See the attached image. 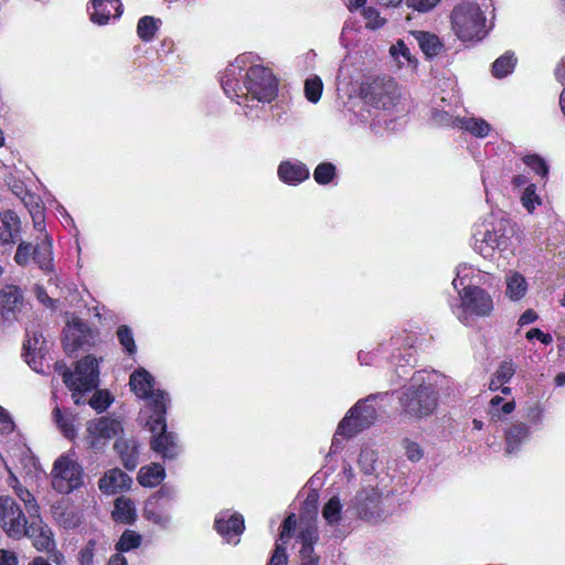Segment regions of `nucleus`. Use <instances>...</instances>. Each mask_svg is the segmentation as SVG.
I'll return each mask as SVG.
<instances>
[{"mask_svg":"<svg viewBox=\"0 0 565 565\" xmlns=\"http://www.w3.org/2000/svg\"><path fill=\"white\" fill-rule=\"evenodd\" d=\"M113 516L116 521L131 523L136 519V508L132 500L120 497L115 501Z\"/></svg>","mask_w":565,"mask_h":565,"instance_id":"2f4dec72","label":"nucleus"},{"mask_svg":"<svg viewBox=\"0 0 565 565\" xmlns=\"http://www.w3.org/2000/svg\"><path fill=\"white\" fill-rule=\"evenodd\" d=\"M158 396L161 397L162 395L159 394ZM166 413L167 408H164V403L157 397L153 402V414L151 415V423L149 424L150 430L153 434L156 431L159 433L153 435L151 439V449L162 459L172 460L179 456L181 447L178 436L167 430Z\"/></svg>","mask_w":565,"mask_h":565,"instance_id":"6e6552de","label":"nucleus"},{"mask_svg":"<svg viewBox=\"0 0 565 565\" xmlns=\"http://www.w3.org/2000/svg\"><path fill=\"white\" fill-rule=\"evenodd\" d=\"M225 95L245 107L248 119L260 117L258 104H270L278 96V79L259 56L247 52L227 65L221 76Z\"/></svg>","mask_w":565,"mask_h":565,"instance_id":"f257e3e1","label":"nucleus"},{"mask_svg":"<svg viewBox=\"0 0 565 565\" xmlns=\"http://www.w3.org/2000/svg\"><path fill=\"white\" fill-rule=\"evenodd\" d=\"M504 437L505 452L508 455L516 454L521 449L522 445L530 440V426L524 422L515 420L505 429Z\"/></svg>","mask_w":565,"mask_h":565,"instance_id":"412c9836","label":"nucleus"},{"mask_svg":"<svg viewBox=\"0 0 565 565\" xmlns=\"http://www.w3.org/2000/svg\"><path fill=\"white\" fill-rule=\"evenodd\" d=\"M214 526L227 543L235 545L239 542L238 537L245 529L243 516L238 513L231 514L228 511L216 515Z\"/></svg>","mask_w":565,"mask_h":565,"instance_id":"f3484780","label":"nucleus"},{"mask_svg":"<svg viewBox=\"0 0 565 565\" xmlns=\"http://www.w3.org/2000/svg\"><path fill=\"white\" fill-rule=\"evenodd\" d=\"M24 537L31 539L38 551L50 552L55 547L53 533L47 525L43 524L41 515H39V519H30Z\"/></svg>","mask_w":565,"mask_h":565,"instance_id":"a211bd4d","label":"nucleus"},{"mask_svg":"<svg viewBox=\"0 0 565 565\" xmlns=\"http://www.w3.org/2000/svg\"><path fill=\"white\" fill-rule=\"evenodd\" d=\"M451 29L462 42L481 41L488 33L486 15L473 2L456 6L450 15Z\"/></svg>","mask_w":565,"mask_h":565,"instance_id":"423d86ee","label":"nucleus"},{"mask_svg":"<svg viewBox=\"0 0 565 565\" xmlns=\"http://www.w3.org/2000/svg\"><path fill=\"white\" fill-rule=\"evenodd\" d=\"M296 526H297L296 515L295 514L288 515L281 525L280 540L284 542L288 541L291 537L292 532L295 531Z\"/></svg>","mask_w":565,"mask_h":565,"instance_id":"052dcab7","label":"nucleus"},{"mask_svg":"<svg viewBox=\"0 0 565 565\" xmlns=\"http://www.w3.org/2000/svg\"><path fill=\"white\" fill-rule=\"evenodd\" d=\"M437 374L425 370L413 374L411 383L403 388L398 397L402 412L413 418H425L435 413L439 393Z\"/></svg>","mask_w":565,"mask_h":565,"instance_id":"7ed1b4c3","label":"nucleus"},{"mask_svg":"<svg viewBox=\"0 0 565 565\" xmlns=\"http://www.w3.org/2000/svg\"><path fill=\"white\" fill-rule=\"evenodd\" d=\"M98 330L86 321L72 317L63 330V344L67 353L94 347L98 341Z\"/></svg>","mask_w":565,"mask_h":565,"instance_id":"f8f14e48","label":"nucleus"},{"mask_svg":"<svg viewBox=\"0 0 565 565\" xmlns=\"http://www.w3.org/2000/svg\"><path fill=\"white\" fill-rule=\"evenodd\" d=\"M166 478V470L160 463H151L140 468L137 480L142 487L154 488Z\"/></svg>","mask_w":565,"mask_h":565,"instance_id":"c85d7f7f","label":"nucleus"},{"mask_svg":"<svg viewBox=\"0 0 565 565\" xmlns=\"http://www.w3.org/2000/svg\"><path fill=\"white\" fill-rule=\"evenodd\" d=\"M160 24V19H156L150 15L142 17L138 21L137 33L142 41L149 42L154 38Z\"/></svg>","mask_w":565,"mask_h":565,"instance_id":"c9c22d12","label":"nucleus"},{"mask_svg":"<svg viewBox=\"0 0 565 565\" xmlns=\"http://www.w3.org/2000/svg\"><path fill=\"white\" fill-rule=\"evenodd\" d=\"M390 53L399 66L411 65L414 63L409 49L402 40L391 46Z\"/></svg>","mask_w":565,"mask_h":565,"instance_id":"37998d69","label":"nucleus"},{"mask_svg":"<svg viewBox=\"0 0 565 565\" xmlns=\"http://www.w3.org/2000/svg\"><path fill=\"white\" fill-rule=\"evenodd\" d=\"M52 476V486L60 493H71L83 484V469L68 456L56 459Z\"/></svg>","mask_w":565,"mask_h":565,"instance_id":"ddd939ff","label":"nucleus"},{"mask_svg":"<svg viewBox=\"0 0 565 565\" xmlns=\"http://www.w3.org/2000/svg\"><path fill=\"white\" fill-rule=\"evenodd\" d=\"M515 408L514 401L504 402L501 396H494L490 401L489 416L492 422L501 420V416L511 414Z\"/></svg>","mask_w":565,"mask_h":565,"instance_id":"f704fd0d","label":"nucleus"},{"mask_svg":"<svg viewBox=\"0 0 565 565\" xmlns=\"http://www.w3.org/2000/svg\"><path fill=\"white\" fill-rule=\"evenodd\" d=\"M288 564V555L286 553V547L281 544H276L274 553L268 562V565H287Z\"/></svg>","mask_w":565,"mask_h":565,"instance_id":"680f3d73","label":"nucleus"},{"mask_svg":"<svg viewBox=\"0 0 565 565\" xmlns=\"http://www.w3.org/2000/svg\"><path fill=\"white\" fill-rule=\"evenodd\" d=\"M523 162L542 179L547 177L548 166L542 157L537 154H529L523 158Z\"/></svg>","mask_w":565,"mask_h":565,"instance_id":"8fccbe9b","label":"nucleus"},{"mask_svg":"<svg viewBox=\"0 0 565 565\" xmlns=\"http://www.w3.org/2000/svg\"><path fill=\"white\" fill-rule=\"evenodd\" d=\"M132 479L119 468H113L99 479L98 487L105 494H115L129 489Z\"/></svg>","mask_w":565,"mask_h":565,"instance_id":"5701e85b","label":"nucleus"},{"mask_svg":"<svg viewBox=\"0 0 565 565\" xmlns=\"http://www.w3.org/2000/svg\"><path fill=\"white\" fill-rule=\"evenodd\" d=\"M384 394H371L366 398L359 401L345 415L350 418L351 431L356 434L369 428L376 418L375 402L382 398Z\"/></svg>","mask_w":565,"mask_h":565,"instance_id":"dca6fc26","label":"nucleus"},{"mask_svg":"<svg viewBox=\"0 0 565 565\" xmlns=\"http://www.w3.org/2000/svg\"><path fill=\"white\" fill-rule=\"evenodd\" d=\"M335 166L330 162H322L313 171V179L318 184H329L335 177Z\"/></svg>","mask_w":565,"mask_h":565,"instance_id":"c03bdc74","label":"nucleus"},{"mask_svg":"<svg viewBox=\"0 0 565 565\" xmlns=\"http://www.w3.org/2000/svg\"><path fill=\"white\" fill-rule=\"evenodd\" d=\"M62 376L65 385L73 392L75 404H79L81 393L93 391L98 386V361L92 355H86L77 362L74 372L65 369Z\"/></svg>","mask_w":565,"mask_h":565,"instance_id":"1a4fd4ad","label":"nucleus"},{"mask_svg":"<svg viewBox=\"0 0 565 565\" xmlns=\"http://www.w3.org/2000/svg\"><path fill=\"white\" fill-rule=\"evenodd\" d=\"M516 64V57L513 52H505L492 64V75L502 78L512 73Z\"/></svg>","mask_w":565,"mask_h":565,"instance_id":"72a5a7b5","label":"nucleus"},{"mask_svg":"<svg viewBox=\"0 0 565 565\" xmlns=\"http://www.w3.org/2000/svg\"><path fill=\"white\" fill-rule=\"evenodd\" d=\"M457 118L450 114V109L446 107H435L431 111V120L439 126L457 127Z\"/></svg>","mask_w":565,"mask_h":565,"instance_id":"3c124183","label":"nucleus"},{"mask_svg":"<svg viewBox=\"0 0 565 565\" xmlns=\"http://www.w3.org/2000/svg\"><path fill=\"white\" fill-rule=\"evenodd\" d=\"M23 302V296L19 287L7 285L0 290V310L4 319L15 317Z\"/></svg>","mask_w":565,"mask_h":565,"instance_id":"b1692460","label":"nucleus"},{"mask_svg":"<svg viewBox=\"0 0 565 565\" xmlns=\"http://www.w3.org/2000/svg\"><path fill=\"white\" fill-rule=\"evenodd\" d=\"M350 418H343L338 425L337 431L333 436L330 454H335L343 447V440L354 436L356 433L351 431Z\"/></svg>","mask_w":565,"mask_h":565,"instance_id":"e433bc0d","label":"nucleus"},{"mask_svg":"<svg viewBox=\"0 0 565 565\" xmlns=\"http://www.w3.org/2000/svg\"><path fill=\"white\" fill-rule=\"evenodd\" d=\"M111 403L110 395L104 391H97L89 399V405L97 412L105 411Z\"/></svg>","mask_w":565,"mask_h":565,"instance_id":"6e6d98bb","label":"nucleus"},{"mask_svg":"<svg viewBox=\"0 0 565 565\" xmlns=\"http://www.w3.org/2000/svg\"><path fill=\"white\" fill-rule=\"evenodd\" d=\"M412 345L413 344L411 341H408V340L404 341L402 334H396V335H393L388 342L380 343L376 350H372V351L361 350L359 352L358 360L361 365H372L374 363V360H375V356L377 355V353H380V352L384 353L385 351H388L390 349H392V351L399 350L401 347H409L411 348Z\"/></svg>","mask_w":565,"mask_h":565,"instance_id":"a878e982","label":"nucleus"},{"mask_svg":"<svg viewBox=\"0 0 565 565\" xmlns=\"http://www.w3.org/2000/svg\"><path fill=\"white\" fill-rule=\"evenodd\" d=\"M114 449L124 467L132 471L140 461L141 444L135 437L119 438L115 441Z\"/></svg>","mask_w":565,"mask_h":565,"instance_id":"6ab92c4d","label":"nucleus"},{"mask_svg":"<svg viewBox=\"0 0 565 565\" xmlns=\"http://www.w3.org/2000/svg\"><path fill=\"white\" fill-rule=\"evenodd\" d=\"M544 407L539 402L526 405L522 411V418L527 423L530 427H539L543 424L544 419Z\"/></svg>","mask_w":565,"mask_h":565,"instance_id":"4c0bfd02","label":"nucleus"},{"mask_svg":"<svg viewBox=\"0 0 565 565\" xmlns=\"http://www.w3.org/2000/svg\"><path fill=\"white\" fill-rule=\"evenodd\" d=\"M412 34L426 56L433 57L439 53L441 43L437 35L425 31H414Z\"/></svg>","mask_w":565,"mask_h":565,"instance_id":"7c9ffc66","label":"nucleus"},{"mask_svg":"<svg viewBox=\"0 0 565 565\" xmlns=\"http://www.w3.org/2000/svg\"><path fill=\"white\" fill-rule=\"evenodd\" d=\"M30 524L29 515L23 512L10 495H0V529L9 539L21 540Z\"/></svg>","mask_w":565,"mask_h":565,"instance_id":"9d476101","label":"nucleus"},{"mask_svg":"<svg viewBox=\"0 0 565 565\" xmlns=\"http://www.w3.org/2000/svg\"><path fill=\"white\" fill-rule=\"evenodd\" d=\"M342 503L339 497H332L322 508V518L329 526L338 525L342 520Z\"/></svg>","mask_w":565,"mask_h":565,"instance_id":"473e14b6","label":"nucleus"},{"mask_svg":"<svg viewBox=\"0 0 565 565\" xmlns=\"http://www.w3.org/2000/svg\"><path fill=\"white\" fill-rule=\"evenodd\" d=\"M505 296L511 301H519L525 297L529 285L525 277L515 270H509L505 274Z\"/></svg>","mask_w":565,"mask_h":565,"instance_id":"bb28decb","label":"nucleus"},{"mask_svg":"<svg viewBox=\"0 0 565 565\" xmlns=\"http://www.w3.org/2000/svg\"><path fill=\"white\" fill-rule=\"evenodd\" d=\"M439 2L440 0H406L409 8L422 13L431 11Z\"/></svg>","mask_w":565,"mask_h":565,"instance_id":"13d9d810","label":"nucleus"},{"mask_svg":"<svg viewBox=\"0 0 565 565\" xmlns=\"http://www.w3.org/2000/svg\"><path fill=\"white\" fill-rule=\"evenodd\" d=\"M90 20L99 25L107 24L110 19H117L122 13L120 0H93Z\"/></svg>","mask_w":565,"mask_h":565,"instance_id":"aec40b11","label":"nucleus"},{"mask_svg":"<svg viewBox=\"0 0 565 565\" xmlns=\"http://www.w3.org/2000/svg\"><path fill=\"white\" fill-rule=\"evenodd\" d=\"M457 127L478 138L487 137L491 130V126L484 119L475 117L457 118Z\"/></svg>","mask_w":565,"mask_h":565,"instance_id":"c756f323","label":"nucleus"},{"mask_svg":"<svg viewBox=\"0 0 565 565\" xmlns=\"http://www.w3.org/2000/svg\"><path fill=\"white\" fill-rule=\"evenodd\" d=\"M14 231L11 228V225L8 221H3L0 226V243L1 244H11L14 241Z\"/></svg>","mask_w":565,"mask_h":565,"instance_id":"69168bd1","label":"nucleus"},{"mask_svg":"<svg viewBox=\"0 0 565 565\" xmlns=\"http://www.w3.org/2000/svg\"><path fill=\"white\" fill-rule=\"evenodd\" d=\"M471 268L467 265H459L457 267L456 277L452 280V286L458 290L460 286L465 285V279L469 276Z\"/></svg>","mask_w":565,"mask_h":565,"instance_id":"0e129e2a","label":"nucleus"},{"mask_svg":"<svg viewBox=\"0 0 565 565\" xmlns=\"http://www.w3.org/2000/svg\"><path fill=\"white\" fill-rule=\"evenodd\" d=\"M18 498L24 503L25 513L29 515V519H39L40 515V507L36 502L34 495L24 488H19L15 490Z\"/></svg>","mask_w":565,"mask_h":565,"instance_id":"a19ab883","label":"nucleus"},{"mask_svg":"<svg viewBox=\"0 0 565 565\" xmlns=\"http://www.w3.org/2000/svg\"><path fill=\"white\" fill-rule=\"evenodd\" d=\"M299 540L301 541L300 551L308 550L310 553H315V544L319 540L318 529L313 523L301 525L299 532Z\"/></svg>","mask_w":565,"mask_h":565,"instance_id":"58836bf2","label":"nucleus"},{"mask_svg":"<svg viewBox=\"0 0 565 565\" xmlns=\"http://www.w3.org/2000/svg\"><path fill=\"white\" fill-rule=\"evenodd\" d=\"M14 429V423L10 414L0 406V433L9 434Z\"/></svg>","mask_w":565,"mask_h":565,"instance_id":"e2e57ef3","label":"nucleus"},{"mask_svg":"<svg viewBox=\"0 0 565 565\" xmlns=\"http://www.w3.org/2000/svg\"><path fill=\"white\" fill-rule=\"evenodd\" d=\"M402 505V500L387 484L367 486L359 490L349 503L359 519L379 523L387 520L396 513Z\"/></svg>","mask_w":565,"mask_h":565,"instance_id":"20e7f679","label":"nucleus"},{"mask_svg":"<svg viewBox=\"0 0 565 565\" xmlns=\"http://www.w3.org/2000/svg\"><path fill=\"white\" fill-rule=\"evenodd\" d=\"M403 447L405 450V456L408 460L412 462H417L424 457V449L423 447L411 439H405L403 441Z\"/></svg>","mask_w":565,"mask_h":565,"instance_id":"5fc2aeb1","label":"nucleus"},{"mask_svg":"<svg viewBox=\"0 0 565 565\" xmlns=\"http://www.w3.org/2000/svg\"><path fill=\"white\" fill-rule=\"evenodd\" d=\"M53 416L63 435L70 439L74 438L75 428L73 419L71 417L64 416L58 407L53 409Z\"/></svg>","mask_w":565,"mask_h":565,"instance_id":"09e8293b","label":"nucleus"},{"mask_svg":"<svg viewBox=\"0 0 565 565\" xmlns=\"http://www.w3.org/2000/svg\"><path fill=\"white\" fill-rule=\"evenodd\" d=\"M515 230L510 220L491 215L473 232V247L484 258L492 257L494 252L512 253V239Z\"/></svg>","mask_w":565,"mask_h":565,"instance_id":"39448f33","label":"nucleus"},{"mask_svg":"<svg viewBox=\"0 0 565 565\" xmlns=\"http://www.w3.org/2000/svg\"><path fill=\"white\" fill-rule=\"evenodd\" d=\"M141 543V535L136 533L135 531L126 530L119 541L116 544V548L119 552H128L132 548H136Z\"/></svg>","mask_w":565,"mask_h":565,"instance_id":"49530a36","label":"nucleus"},{"mask_svg":"<svg viewBox=\"0 0 565 565\" xmlns=\"http://www.w3.org/2000/svg\"><path fill=\"white\" fill-rule=\"evenodd\" d=\"M521 202L523 207L529 212L533 213L536 206L542 204L541 198L536 194V185L530 183L525 186L522 195Z\"/></svg>","mask_w":565,"mask_h":565,"instance_id":"a18cd8bd","label":"nucleus"},{"mask_svg":"<svg viewBox=\"0 0 565 565\" xmlns=\"http://www.w3.org/2000/svg\"><path fill=\"white\" fill-rule=\"evenodd\" d=\"M95 545H96L95 541L90 540L81 550L79 555H78V562L81 565H93Z\"/></svg>","mask_w":565,"mask_h":565,"instance_id":"bf43d9fd","label":"nucleus"},{"mask_svg":"<svg viewBox=\"0 0 565 565\" xmlns=\"http://www.w3.org/2000/svg\"><path fill=\"white\" fill-rule=\"evenodd\" d=\"M177 495L173 487L162 486L145 503L143 516L153 524L166 529L171 522L172 502Z\"/></svg>","mask_w":565,"mask_h":565,"instance_id":"9b49d317","label":"nucleus"},{"mask_svg":"<svg viewBox=\"0 0 565 565\" xmlns=\"http://www.w3.org/2000/svg\"><path fill=\"white\" fill-rule=\"evenodd\" d=\"M0 565H18V557L14 552L0 550Z\"/></svg>","mask_w":565,"mask_h":565,"instance_id":"774afa93","label":"nucleus"},{"mask_svg":"<svg viewBox=\"0 0 565 565\" xmlns=\"http://www.w3.org/2000/svg\"><path fill=\"white\" fill-rule=\"evenodd\" d=\"M352 122L371 126H388L393 118L404 115L401 90L397 83L386 76L375 77L362 83L360 100L349 109Z\"/></svg>","mask_w":565,"mask_h":565,"instance_id":"f03ea898","label":"nucleus"},{"mask_svg":"<svg viewBox=\"0 0 565 565\" xmlns=\"http://www.w3.org/2000/svg\"><path fill=\"white\" fill-rule=\"evenodd\" d=\"M515 373L514 364L511 360L503 361L495 372L494 379L490 383L491 390H498L504 383H508Z\"/></svg>","mask_w":565,"mask_h":565,"instance_id":"ea45409f","label":"nucleus"},{"mask_svg":"<svg viewBox=\"0 0 565 565\" xmlns=\"http://www.w3.org/2000/svg\"><path fill=\"white\" fill-rule=\"evenodd\" d=\"M362 15L365 19V26L370 30H377L386 22V20L382 18L379 11L373 7L364 8Z\"/></svg>","mask_w":565,"mask_h":565,"instance_id":"864d4df0","label":"nucleus"},{"mask_svg":"<svg viewBox=\"0 0 565 565\" xmlns=\"http://www.w3.org/2000/svg\"><path fill=\"white\" fill-rule=\"evenodd\" d=\"M129 385L131 391L140 398H146L148 401L147 405L153 412V402L158 397L159 394L162 395L160 399L164 403V408H167L170 403V397L168 393L161 390H154V379L153 376L146 371L145 369H138L130 375Z\"/></svg>","mask_w":565,"mask_h":565,"instance_id":"2eb2a0df","label":"nucleus"},{"mask_svg":"<svg viewBox=\"0 0 565 565\" xmlns=\"http://www.w3.org/2000/svg\"><path fill=\"white\" fill-rule=\"evenodd\" d=\"M323 84L320 77L313 76L308 78L305 83V94L309 102L316 104L319 102L322 94Z\"/></svg>","mask_w":565,"mask_h":565,"instance_id":"de8ad7c7","label":"nucleus"},{"mask_svg":"<svg viewBox=\"0 0 565 565\" xmlns=\"http://www.w3.org/2000/svg\"><path fill=\"white\" fill-rule=\"evenodd\" d=\"M376 459L375 450L370 447H364L359 456V466L364 473H371L374 471Z\"/></svg>","mask_w":565,"mask_h":565,"instance_id":"603ef678","label":"nucleus"},{"mask_svg":"<svg viewBox=\"0 0 565 565\" xmlns=\"http://www.w3.org/2000/svg\"><path fill=\"white\" fill-rule=\"evenodd\" d=\"M458 294L459 303L452 306V312L466 326L472 324L476 318L491 315L493 300L484 289L478 286H463Z\"/></svg>","mask_w":565,"mask_h":565,"instance_id":"0eeeda50","label":"nucleus"},{"mask_svg":"<svg viewBox=\"0 0 565 565\" xmlns=\"http://www.w3.org/2000/svg\"><path fill=\"white\" fill-rule=\"evenodd\" d=\"M300 555V565H319L320 557L316 553H310V551H299Z\"/></svg>","mask_w":565,"mask_h":565,"instance_id":"338daca9","label":"nucleus"},{"mask_svg":"<svg viewBox=\"0 0 565 565\" xmlns=\"http://www.w3.org/2000/svg\"><path fill=\"white\" fill-rule=\"evenodd\" d=\"M117 339L127 354L134 355L137 352L132 330L128 326H120L116 332Z\"/></svg>","mask_w":565,"mask_h":565,"instance_id":"79ce46f5","label":"nucleus"},{"mask_svg":"<svg viewBox=\"0 0 565 565\" xmlns=\"http://www.w3.org/2000/svg\"><path fill=\"white\" fill-rule=\"evenodd\" d=\"M36 241L38 243L33 248V260L38 264L40 269L50 273L53 270L52 239L44 230L40 232Z\"/></svg>","mask_w":565,"mask_h":565,"instance_id":"393cba45","label":"nucleus"},{"mask_svg":"<svg viewBox=\"0 0 565 565\" xmlns=\"http://www.w3.org/2000/svg\"><path fill=\"white\" fill-rule=\"evenodd\" d=\"M277 174L284 183L297 185L310 175L308 167L298 160L281 161L278 166Z\"/></svg>","mask_w":565,"mask_h":565,"instance_id":"4be33fe9","label":"nucleus"},{"mask_svg":"<svg viewBox=\"0 0 565 565\" xmlns=\"http://www.w3.org/2000/svg\"><path fill=\"white\" fill-rule=\"evenodd\" d=\"M121 422L111 417H100L87 423V444L95 451H102L108 441L122 433Z\"/></svg>","mask_w":565,"mask_h":565,"instance_id":"4468645a","label":"nucleus"},{"mask_svg":"<svg viewBox=\"0 0 565 565\" xmlns=\"http://www.w3.org/2000/svg\"><path fill=\"white\" fill-rule=\"evenodd\" d=\"M22 202L24 203L25 207H28L31 214L34 228L38 232H43L45 228V217L44 207L41 203L40 198L33 193L25 192L22 196Z\"/></svg>","mask_w":565,"mask_h":565,"instance_id":"cd10ccee","label":"nucleus"},{"mask_svg":"<svg viewBox=\"0 0 565 565\" xmlns=\"http://www.w3.org/2000/svg\"><path fill=\"white\" fill-rule=\"evenodd\" d=\"M31 256L33 257L32 245L24 242L20 243L14 255L15 263L20 266H25L30 262Z\"/></svg>","mask_w":565,"mask_h":565,"instance_id":"4d7b16f0","label":"nucleus"}]
</instances>
